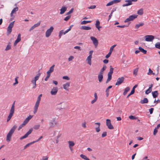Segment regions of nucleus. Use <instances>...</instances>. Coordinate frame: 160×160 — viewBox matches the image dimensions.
I'll list each match as a JSON object with an SVG mask.
<instances>
[{"label":"nucleus","instance_id":"6e6d98bb","mask_svg":"<svg viewBox=\"0 0 160 160\" xmlns=\"http://www.w3.org/2000/svg\"><path fill=\"white\" fill-rule=\"evenodd\" d=\"M113 4H114L113 2V1H112L109 2L107 4L106 6H109L112 5H113Z\"/></svg>","mask_w":160,"mask_h":160},{"label":"nucleus","instance_id":"4c0bfd02","mask_svg":"<svg viewBox=\"0 0 160 160\" xmlns=\"http://www.w3.org/2000/svg\"><path fill=\"white\" fill-rule=\"evenodd\" d=\"M106 66L105 65H104L102 68L101 69L99 73L103 74V71L106 69Z\"/></svg>","mask_w":160,"mask_h":160},{"label":"nucleus","instance_id":"49530a36","mask_svg":"<svg viewBox=\"0 0 160 160\" xmlns=\"http://www.w3.org/2000/svg\"><path fill=\"white\" fill-rule=\"evenodd\" d=\"M138 87V85L136 84L133 87L131 91V93L133 94L135 92V89L136 88Z\"/></svg>","mask_w":160,"mask_h":160},{"label":"nucleus","instance_id":"ddd939ff","mask_svg":"<svg viewBox=\"0 0 160 160\" xmlns=\"http://www.w3.org/2000/svg\"><path fill=\"white\" fill-rule=\"evenodd\" d=\"M68 143L69 144V148L71 151H73V147L75 143L73 141H68Z\"/></svg>","mask_w":160,"mask_h":160},{"label":"nucleus","instance_id":"412c9836","mask_svg":"<svg viewBox=\"0 0 160 160\" xmlns=\"http://www.w3.org/2000/svg\"><path fill=\"white\" fill-rule=\"evenodd\" d=\"M125 2H128V3L123 4L122 5V7H124L126 6H128L130 5H132V2H131V1L129 0H126L125 1Z\"/></svg>","mask_w":160,"mask_h":160},{"label":"nucleus","instance_id":"423d86ee","mask_svg":"<svg viewBox=\"0 0 160 160\" xmlns=\"http://www.w3.org/2000/svg\"><path fill=\"white\" fill-rule=\"evenodd\" d=\"M90 39L92 40L95 48H97L98 45V41L97 38L91 36Z\"/></svg>","mask_w":160,"mask_h":160},{"label":"nucleus","instance_id":"69168bd1","mask_svg":"<svg viewBox=\"0 0 160 160\" xmlns=\"http://www.w3.org/2000/svg\"><path fill=\"white\" fill-rule=\"evenodd\" d=\"M111 53L112 52H109L106 56L105 58H109L110 57Z\"/></svg>","mask_w":160,"mask_h":160},{"label":"nucleus","instance_id":"473e14b6","mask_svg":"<svg viewBox=\"0 0 160 160\" xmlns=\"http://www.w3.org/2000/svg\"><path fill=\"white\" fill-rule=\"evenodd\" d=\"M139 49L140 50V51L142 52L144 54H146L147 53V51L144 49L143 48H142L141 47H139Z\"/></svg>","mask_w":160,"mask_h":160},{"label":"nucleus","instance_id":"680f3d73","mask_svg":"<svg viewBox=\"0 0 160 160\" xmlns=\"http://www.w3.org/2000/svg\"><path fill=\"white\" fill-rule=\"evenodd\" d=\"M11 47L10 45H8L7 46L6 48H5V50L6 51H8V50L10 49H11Z\"/></svg>","mask_w":160,"mask_h":160},{"label":"nucleus","instance_id":"7c9ffc66","mask_svg":"<svg viewBox=\"0 0 160 160\" xmlns=\"http://www.w3.org/2000/svg\"><path fill=\"white\" fill-rule=\"evenodd\" d=\"M40 75V73H38L37 75L34 77V78L32 79V80L36 82L38 80Z\"/></svg>","mask_w":160,"mask_h":160},{"label":"nucleus","instance_id":"72a5a7b5","mask_svg":"<svg viewBox=\"0 0 160 160\" xmlns=\"http://www.w3.org/2000/svg\"><path fill=\"white\" fill-rule=\"evenodd\" d=\"M112 75L108 74V78L107 80L106 83H108L109 81H110L112 79Z\"/></svg>","mask_w":160,"mask_h":160},{"label":"nucleus","instance_id":"13d9d810","mask_svg":"<svg viewBox=\"0 0 160 160\" xmlns=\"http://www.w3.org/2000/svg\"><path fill=\"white\" fill-rule=\"evenodd\" d=\"M48 157L47 156H43L42 158L40 160H48Z\"/></svg>","mask_w":160,"mask_h":160},{"label":"nucleus","instance_id":"4468645a","mask_svg":"<svg viewBox=\"0 0 160 160\" xmlns=\"http://www.w3.org/2000/svg\"><path fill=\"white\" fill-rule=\"evenodd\" d=\"M40 22H39L37 23L34 24L33 26H32L29 29V31L30 32L34 29L35 28L38 27L40 25Z\"/></svg>","mask_w":160,"mask_h":160},{"label":"nucleus","instance_id":"9b49d317","mask_svg":"<svg viewBox=\"0 0 160 160\" xmlns=\"http://www.w3.org/2000/svg\"><path fill=\"white\" fill-rule=\"evenodd\" d=\"M124 78L123 77H121L118 78L117 80L115 85H119L121 84L124 81Z\"/></svg>","mask_w":160,"mask_h":160},{"label":"nucleus","instance_id":"f704fd0d","mask_svg":"<svg viewBox=\"0 0 160 160\" xmlns=\"http://www.w3.org/2000/svg\"><path fill=\"white\" fill-rule=\"evenodd\" d=\"M112 87V86H109L106 89V96L108 97L109 95V91H108V89L111 88Z\"/></svg>","mask_w":160,"mask_h":160},{"label":"nucleus","instance_id":"7ed1b4c3","mask_svg":"<svg viewBox=\"0 0 160 160\" xmlns=\"http://www.w3.org/2000/svg\"><path fill=\"white\" fill-rule=\"evenodd\" d=\"M54 30V28L51 26L49 29H48L45 32V36L47 38L49 37L51 35Z\"/></svg>","mask_w":160,"mask_h":160},{"label":"nucleus","instance_id":"f257e3e1","mask_svg":"<svg viewBox=\"0 0 160 160\" xmlns=\"http://www.w3.org/2000/svg\"><path fill=\"white\" fill-rule=\"evenodd\" d=\"M17 126L14 125L10 130L6 136V141L9 142L11 140V137L14 132L15 129H16Z\"/></svg>","mask_w":160,"mask_h":160},{"label":"nucleus","instance_id":"ea45409f","mask_svg":"<svg viewBox=\"0 0 160 160\" xmlns=\"http://www.w3.org/2000/svg\"><path fill=\"white\" fill-rule=\"evenodd\" d=\"M144 25V23H139L138 24H137L136 25L135 28L136 29H138L139 27L140 26H142Z\"/></svg>","mask_w":160,"mask_h":160},{"label":"nucleus","instance_id":"e2e57ef3","mask_svg":"<svg viewBox=\"0 0 160 160\" xmlns=\"http://www.w3.org/2000/svg\"><path fill=\"white\" fill-rule=\"evenodd\" d=\"M96 8V6L95 5H92L88 7V8L89 9H94Z\"/></svg>","mask_w":160,"mask_h":160},{"label":"nucleus","instance_id":"0eeeda50","mask_svg":"<svg viewBox=\"0 0 160 160\" xmlns=\"http://www.w3.org/2000/svg\"><path fill=\"white\" fill-rule=\"evenodd\" d=\"M145 41L147 42H152L154 39V37L151 35H148L145 36Z\"/></svg>","mask_w":160,"mask_h":160},{"label":"nucleus","instance_id":"774afa93","mask_svg":"<svg viewBox=\"0 0 160 160\" xmlns=\"http://www.w3.org/2000/svg\"><path fill=\"white\" fill-rule=\"evenodd\" d=\"M74 58V57L73 56H70L68 58V60L69 61L72 60Z\"/></svg>","mask_w":160,"mask_h":160},{"label":"nucleus","instance_id":"3c124183","mask_svg":"<svg viewBox=\"0 0 160 160\" xmlns=\"http://www.w3.org/2000/svg\"><path fill=\"white\" fill-rule=\"evenodd\" d=\"M31 82L33 84V89L35 88L36 87V82L34 81H33L32 80H31Z\"/></svg>","mask_w":160,"mask_h":160},{"label":"nucleus","instance_id":"bb28decb","mask_svg":"<svg viewBox=\"0 0 160 160\" xmlns=\"http://www.w3.org/2000/svg\"><path fill=\"white\" fill-rule=\"evenodd\" d=\"M92 57L88 56L86 59V61H87L88 63L90 65H91V58Z\"/></svg>","mask_w":160,"mask_h":160},{"label":"nucleus","instance_id":"20e7f679","mask_svg":"<svg viewBox=\"0 0 160 160\" xmlns=\"http://www.w3.org/2000/svg\"><path fill=\"white\" fill-rule=\"evenodd\" d=\"M138 15H133L129 16V17L126 19L124 21L125 22H128L130 21L134 20L135 18H137Z\"/></svg>","mask_w":160,"mask_h":160},{"label":"nucleus","instance_id":"79ce46f5","mask_svg":"<svg viewBox=\"0 0 160 160\" xmlns=\"http://www.w3.org/2000/svg\"><path fill=\"white\" fill-rule=\"evenodd\" d=\"M42 96V94H40L38 97L37 101L36 102V103H39L41 101V97Z\"/></svg>","mask_w":160,"mask_h":160},{"label":"nucleus","instance_id":"bf43d9fd","mask_svg":"<svg viewBox=\"0 0 160 160\" xmlns=\"http://www.w3.org/2000/svg\"><path fill=\"white\" fill-rule=\"evenodd\" d=\"M73 10H74L73 8H72L67 13L66 15H69V14L72 13L73 12Z\"/></svg>","mask_w":160,"mask_h":160},{"label":"nucleus","instance_id":"b1692460","mask_svg":"<svg viewBox=\"0 0 160 160\" xmlns=\"http://www.w3.org/2000/svg\"><path fill=\"white\" fill-rule=\"evenodd\" d=\"M39 103L36 102L35 104L34 107V113L35 114L37 112L38 107L39 106Z\"/></svg>","mask_w":160,"mask_h":160},{"label":"nucleus","instance_id":"2eb2a0df","mask_svg":"<svg viewBox=\"0 0 160 160\" xmlns=\"http://www.w3.org/2000/svg\"><path fill=\"white\" fill-rule=\"evenodd\" d=\"M95 27L97 28L98 31H100V29L102 28V27L100 26V22L98 20H97L96 21V23H95Z\"/></svg>","mask_w":160,"mask_h":160},{"label":"nucleus","instance_id":"c85d7f7f","mask_svg":"<svg viewBox=\"0 0 160 160\" xmlns=\"http://www.w3.org/2000/svg\"><path fill=\"white\" fill-rule=\"evenodd\" d=\"M148 100L147 98H144L140 101V103L142 104L146 103L148 102Z\"/></svg>","mask_w":160,"mask_h":160},{"label":"nucleus","instance_id":"5fc2aeb1","mask_svg":"<svg viewBox=\"0 0 160 160\" xmlns=\"http://www.w3.org/2000/svg\"><path fill=\"white\" fill-rule=\"evenodd\" d=\"M18 77H16L15 78V82L13 84V85H15L16 84H18Z\"/></svg>","mask_w":160,"mask_h":160},{"label":"nucleus","instance_id":"338daca9","mask_svg":"<svg viewBox=\"0 0 160 160\" xmlns=\"http://www.w3.org/2000/svg\"><path fill=\"white\" fill-rule=\"evenodd\" d=\"M129 118L130 119H132V120H134V119H136V117H135L134 116H132V115L130 116L129 117Z\"/></svg>","mask_w":160,"mask_h":160},{"label":"nucleus","instance_id":"603ef678","mask_svg":"<svg viewBox=\"0 0 160 160\" xmlns=\"http://www.w3.org/2000/svg\"><path fill=\"white\" fill-rule=\"evenodd\" d=\"M152 89H151L149 88H148V89L146 91L145 93L146 94H148L149 93H150V92H151L152 91Z\"/></svg>","mask_w":160,"mask_h":160},{"label":"nucleus","instance_id":"9d476101","mask_svg":"<svg viewBox=\"0 0 160 160\" xmlns=\"http://www.w3.org/2000/svg\"><path fill=\"white\" fill-rule=\"evenodd\" d=\"M106 125L108 128L110 129H112L114 128L112 125L110 119H107L106 120Z\"/></svg>","mask_w":160,"mask_h":160},{"label":"nucleus","instance_id":"58836bf2","mask_svg":"<svg viewBox=\"0 0 160 160\" xmlns=\"http://www.w3.org/2000/svg\"><path fill=\"white\" fill-rule=\"evenodd\" d=\"M32 118V116L31 115H29L28 117L26 118L24 121H25V122H26L28 123Z\"/></svg>","mask_w":160,"mask_h":160},{"label":"nucleus","instance_id":"6e6552de","mask_svg":"<svg viewBox=\"0 0 160 160\" xmlns=\"http://www.w3.org/2000/svg\"><path fill=\"white\" fill-rule=\"evenodd\" d=\"M32 128L29 129V130L23 136L20 137V139L22 140L28 137V136L32 133Z\"/></svg>","mask_w":160,"mask_h":160},{"label":"nucleus","instance_id":"a19ab883","mask_svg":"<svg viewBox=\"0 0 160 160\" xmlns=\"http://www.w3.org/2000/svg\"><path fill=\"white\" fill-rule=\"evenodd\" d=\"M137 13L139 15H142L143 14V10L142 9H141L137 12Z\"/></svg>","mask_w":160,"mask_h":160},{"label":"nucleus","instance_id":"4d7b16f0","mask_svg":"<svg viewBox=\"0 0 160 160\" xmlns=\"http://www.w3.org/2000/svg\"><path fill=\"white\" fill-rule=\"evenodd\" d=\"M113 4H114L113 2V1H112L109 2L107 4L106 6H109L112 5H113Z\"/></svg>","mask_w":160,"mask_h":160},{"label":"nucleus","instance_id":"c03bdc74","mask_svg":"<svg viewBox=\"0 0 160 160\" xmlns=\"http://www.w3.org/2000/svg\"><path fill=\"white\" fill-rule=\"evenodd\" d=\"M40 125L39 124H37L35 125L33 127L34 129L35 130H38L39 128Z\"/></svg>","mask_w":160,"mask_h":160},{"label":"nucleus","instance_id":"0e129e2a","mask_svg":"<svg viewBox=\"0 0 160 160\" xmlns=\"http://www.w3.org/2000/svg\"><path fill=\"white\" fill-rule=\"evenodd\" d=\"M107 135V133L106 132H103L102 135V138H104Z\"/></svg>","mask_w":160,"mask_h":160},{"label":"nucleus","instance_id":"393cba45","mask_svg":"<svg viewBox=\"0 0 160 160\" xmlns=\"http://www.w3.org/2000/svg\"><path fill=\"white\" fill-rule=\"evenodd\" d=\"M95 124L98 125V126L95 129L96 132H99L100 131V122H96Z\"/></svg>","mask_w":160,"mask_h":160},{"label":"nucleus","instance_id":"e433bc0d","mask_svg":"<svg viewBox=\"0 0 160 160\" xmlns=\"http://www.w3.org/2000/svg\"><path fill=\"white\" fill-rule=\"evenodd\" d=\"M110 69L109 71L108 72V74L112 75L113 72V68L112 67V66H110Z\"/></svg>","mask_w":160,"mask_h":160},{"label":"nucleus","instance_id":"8fccbe9b","mask_svg":"<svg viewBox=\"0 0 160 160\" xmlns=\"http://www.w3.org/2000/svg\"><path fill=\"white\" fill-rule=\"evenodd\" d=\"M155 47L158 49H160V42H158L155 44Z\"/></svg>","mask_w":160,"mask_h":160},{"label":"nucleus","instance_id":"c9c22d12","mask_svg":"<svg viewBox=\"0 0 160 160\" xmlns=\"http://www.w3.org/2000/svg\"><path fill=\"white\" fill-rule=\"evenodd\" d=\"M130 88L129 87H127L125 88V89L124 91L123 92V94L124 95L126 94L127 92L129 91Z\"/></svg>","mask_w":160,"mask_h":160},{"label":"nucleus","instance_id":"aec40b11","mask_svg":"<svg viewBox=\"0 0 160 160\" xmlns=\"http://www.w3.org/2000/svg\"><path fill=\"white\" fill-rule=\"evenodd\" d=\"M67 8L65 6H62L60 9V14H63L67 10Z\"/></svg>","mask_w":160,"mask_h":160},{"label":"nucleus","instance_id":"37998d69","mask_svg":"<svg viewBox=\"0 0 160 160\" xmlns=\"http://www.w3.org/2000/svg\"><path fill=\"white\" fill-rule=\"evenodd\" d=\"M138 68H137L134 69L133 71V74L135 75H136L138 71Z\"/></svg>","mask_w":160,"mask_h":160},{"label":"nucleus","instance_id":"f8f14e48","mask_svg":"<svg viewBox=\"0 0 160 160\" xmlns=\"http://www.w3.org/2000/svg\"><path fill=\"white\" fill-rule=\"evenodd\" d=\"M58 91V88L57 87H54L51 89L50 92L51 94L52 95H56Z\"/></svg>","mask_w":160,"mask_h":160},{"label":"nucleus","instance_id":"1a4fd4ad","mask_svg":"<svg viewBox=\"0 0 160 160\" xmlns=\"http://www.w3.org/2000/svg\"><path fill=\"white\" fill-rule=\"evenodd\" d=\"M57 124V122L56 121V118H53L49 122L50 127L51 128H54Z\"/></svg>","mask_w":160,"mask_h":160},{"label":"nucleus","instance_id":"09e8293b","mask_svg":"<svg viewBox=\"0 0 160 160\" xmlns=\"http://www.w3.org/2000/svg\"><path fill=\"white\" fill-rule=\"evenodd\" d=\"M33 143H34V142H31L30 143H29L27 144V145H26L24 146V149L26 148H27V147H28L30 145H32V144H33Z\"/></svg>","mask_w":160,"mask_h":160},{"label":"nucleus","instance_id":"052dcab7","mask_svg":"<svg viewBox=\"0 0 160 160\" xmlns=\"http://www.w3.org/2000/svg\"><path fill=\"white\" fill-rule=\"evenodd\" d=\"M62 78L64 79H65L68 80H70L68 76H64L62 77Z\"/></svg>","mask_w":160,"mask_h":160},{"label":"nucleus","instance_id":"6ab92c4d","mask_svg":"<svg viewBox=\"0 0 160 160\" xmlns=\"http://www.w3.org/2000/svg\"><path fill=\"white\" fill-rule=\"evenodd\" d=\"M54 66L55 65H53L51 67H50L49 70L47 72V74H48L51 75V73L54 71Z\"/></svg>","mask_w":160,"mask_h":160},{"label":"nucleus","instance_id":"f3484780","mask_svg":"<svg viewBox=\"0 0 160 160\" xmlns=\"http://www.w3.org/2000/svg\"><path fill=\"white\" fill-rule=\"evenodd\" d=\"M63 88L66 90L68 91V88L70 86V83L69 82H67L64 84L63 85Z\"/></svg>","mask_w":160,"mask_h":160},{"label":"nucleus","instance_id":"c756f323","mask_svg":"<svg viewBox=\"0 0 160 160\" xmlns=\"http://www.w3.org/2000/svg\"><path fill=\"white\" fill-rule=\"evenodd\" d=\"M91 29L90 27L86 26H82L81 28V29L85 30H90Z\"/></svg>","mask_w":160,"mask_h":160},{"label":"nucleus","instance_id":"dca6fc26","mask_svg":"<svg viewBox=\"0 0 160 160\" xmlns=\"http://www.w3.org/2000/svg\"><path fill=\"white\" fill-rule=\"evenodd\" d=\"M68 32L66 30L65 31H64V30H61L59 32L58 37L59 38H61L62 36L63 35H65L67 33H68Z\"/></svg>","mask_w":160,"mask_h":160},{"label":"nucleus","instance_id":"4be33fe9","mask_svg":"<svg viewBox=\"0 0 160 160\" xmlns=\"http://www.w3.org/2000/svg\"><path fill=\"white\" fill-rule=\"evenodd\" d=\"M94 99L93 100H92L91 102V103L92 104H93L94 103L97 101V100L98 99V96L97 95V93L96 92H95L94 93Z\"/></svg>","mask_w":160,"mask_h":160},{"label":"nucleus","instance_id":"2f4dec72","mask_svg":"<svg viewBox=\"0 0 160 160\" xmlns=\"http://www.w3.org/2000/svg\"><path fill=\"white\" fill-rule=\"evenodd\" d=\"M80 157L84 159L85 160H90V159L84 155L81 154L80 155Z\"/></svg>","mask_w":160,"mask_h":160},{"label":"nucleus","instance_id":"5701e85b","mask_svg":"<svg viewBox=\"0 0 160 160\" xmlns=\"http://www.w3.org/2000/svg\"><path fill=\"white\" fill-rule=\"evenodd\" d=\"M102 74H100V73H99L98 76V81L99 82H101L102 80V79L103 78V76Z\"/></svg>","mask_w":160,"mask_h":160},{"label":"nucleus","instance_id":"f03ea898","mask_svg":"<svg viewBox=\"0 0 160 160\" xmlns=\"http://www.w3.org/2000/svg\"><path fill=\"white\" fill-rule=\"evenodd\" d=\"M15 101L12 104L7 119V122H8L10 120L14 113L15 111Z\"/></svg>","mask_w":160,"mask_h":160},{"label":"nucleus","instance_id":"a878e982","mask_svg":"<svg viewBox=\"0 0 160 160\" xmlns=\"http://www.w3.org/2000/svg\"><path fill=\"white\" fill-rule=\"evenodd\" d=\"M152 96L154 98H155L158 97V93L157 91L152 92Z\"/></svg>","mask_w":160,"mask_h":160},{"label":"nucleus","instance_id":"a18cd8bd","mask_svg":"<svg viewBox=\"0 0 160 160\" xmlns=\"http://www.w3.org/2000/svg\"><path fill=\"white\" fill-rule=\"evenodd\" d=\"M90 21H83L81 22V24H85L87 23L91 22Z\"/></svg>","mask_w":160,"mask_h":160},{"label":"nucleus","instance_id":"cd10ccee","mask_svg":"<svg viewBox=\"0 0 160 160\" xmlns=\"http://www.w3.org/2000/svg\"><path fill=\"white\" fill-rule=\"evenodd\" d=\"M18 7L14 8L11 12L10 14L11 16H12L13 14L15 13L18 10Z\"/></svg>","mask_w":160,"mask_h":160},{"label":"nucleus","instance_id":"a211bd4d","mask_svg":"<svg viewBox=\"0 0 160 160\" xmlns=\"http://www.w3.org/2000/svg\"><path fill=\"white\" fill-rule=\"evenodd\" d=\"M21 40V34L19 33L18 34L17 39L15 40L14 43V45L15 46Z\"/></svg>","mask_w":160,"mask_h":160},{"label":"nucleus","instance_id":"39448f33","mask_svg":"<svg viewBox=\"0 0 160 160\" xmlns=\"http://www.w3.org/2000/svg\"><path fill=\"white\" fill-rule=\"evenodd\" d=\"M14 22H11L9 24L7 28V34L9 35L11 33L12 31V28H13L14 25Z\"/></svg>","mask_w":160,"mask_h":160},{"label":"nucleus","instance_id":"864d4df0","mask_svg":"<svg viewBox=\"0 0 160 160\" xmlns=\"http://www.w3.org/2000/svg\"><path fill=\"white\" fill-rule=\"evenodd\" d=\"M116 46V44H115L112 46L110 48V49L109 52H111L112 53V51H113L114 48Z\"/></svg>","mask_w":160,"mask_h":160},{"label":"nucleus","instance_id":"de8ad7c7","mask_svg":"<svg viewBox=\"0 0 160 160\" xmlns=\"http://www.w3.org/2000/svg\"><path fill=\"white\" fill-rule=\"evenodd\" d=\"M151 74H152L153 75H154L155 74V73H154L152 71V70L150 68H149L148 70V74L150 75Z\"/></svg>","mask_w":160,"mask_h":160}]
</instances>
